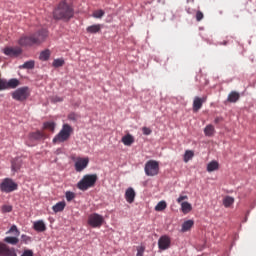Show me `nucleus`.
I'll return each instance as SVG.
<instances>
[{
    "label": "nucleus",
    "instance_id": "f257e3e1",
    "mask_svg": "<svg viewBox=\"0 0 256 256\" xmlns=\"http://www.w3.org/2000/svg\"><path fill=\"white\" fill-rule=\"evenodd\" d=\"M49 37L47 29H41L30 36H21L18 40L20 47H33V45H41Z\"/></svg>",
    "mask_w": 256,
    "mask_h": 256
},
{
    "label": "nucleus",
    "instance_id": "f03ea898",
    "mask_svg": "<svg viewBox=\"0 0 256 256\" xmlns=\"http://www.w3.org/2000/svg\"><path fill=\"white\" fill-rule=\"evenodd\" d=\"M75 10L67 0L61 1L53 11V17L57 21H69L73 19Z\"/></svg>",
    "mask_w": 256,
    "mask_h": 256
},
{
    "label": "nucleus",
    "instance_id": "7ed1b4c3",
    "mask_svg": "<svg viewBox=\"0 0 256 256\" xmlns=\"http://www.w3.org/2000/svg\"><path fill=\"white\" fill-rule=\"evenodd\" d=\"M97 174H86L83 178L78 182L77 187L80 191H87V189H91V187H95V183H97Z\"/></svg>",
    "mask_w": 256,
    "mask_h": 256
},
{
    "label": "nucleus",
    "instance_id": "20e7f679",
    "mask_svg": "<svg viewBox=\"0 0 256 256\" xmlns=\"http://www.w3.org/2000/svg\"><path fill=\"white\" fill-rule=\"evenodd\" d=\"M71 133H73V127L69 124H64L60 132L53 138V143H65V141H69L71 137Z\"/></svg>",
    "mask_w": 256,
    "mask_h": 256
},
{
    "label": "nucleus",
    "instance_id": "39448f33",
    "mask_svg": "<svg viewBox=\"0 0 256 256\" xmlns=\"http://www.w3.org/2000/svg\"><path fill=\"white\" fill-rule=\"evenodd\" d=\"M144 171L147 177H155V175H159V162L156 160H149L145 164Z\"/></svg>",
    "mask_w": 256,
    "mask_h": 256
},
{
    "label": "nucleus",
    "instance_id": "423d86ee",
    "mask_svg": "<svg viewBox=\"0 0 256 256\" xmlns=\"http://www.w3.org/2000/svg\"><path fill=\"white\" fill-rule=\"evenodd\" d=\"M17 187V183L10 178H5L0 184V190L3 193H13V191H17Z\"/></svg>",
    "mask_w": 256,
    "mask_h": 256
},
{
    "label": "nucleus",
    "instance_id": "0eeeda50",
    "mask_svg": "<svg viewBox=\"0 0 256 256\" xmlns=\"http://www.w3.org/2000/svg\"><path fill=\"white\" fill-rule=\"evenodd\" d=\"M104 222L105 219L103 218V216L97 213H93L88 217V225H90V227H93L94 229L101 227Z\"/></svg>",
    "mask_w": 256,
    "mask_h": 256
},
{
    "label": "nucleus",
    "instance_id": "6e6552de",
    "mask_svg": "<svg viewBox=\"0 0 256 256\" xmlns=\"http://www.w3.org/2000/svg\"><path fill=\"white\" fill-rule=\"evenodd\" d=\"M12 97L15 101H25L29 97V88L22 87L18 88L15 92L12 93Z\"/></svg>",
    "mask_w": 256,
    "mask_h": 256
},
{
    "label": "nucleus",
    "instance_id": "1a4fd4ad",
    "mask_svg": "<svg viewBox=\"0 0 256 256\" xmlns=\"http://www.w3.org/2000/svg\"><path fill=\"white\" fill-rule=\"evenodd\" d=\"M89 165V158H81L78 157L76 158L74 167H75V171H77V173H81V171H84V169H87V166Z\"/></svg>",
    "mask_w": 256,
    "mask_h": 256
},
{
    "label": "nucleus",
    "instance_id": "9d476101",
    "mask_svg": "<svg viewBox=\"0 0 256 256\" xmlns=\"http://www.w3.org/2000/svg\"><path fill=\"white\" fill-rule=\"evenodd\" d=\"M171 247V237L163 235L158 240V249L160 251H167Z\"/></svg>",
    "mask_w": 256,
    "mask_h": 256
},
{
    "label": "nucleus",
    "instance_id": "9b49d317",
    "mask_svg": "<svg viewBox=\"0 0 256 256\" xmlns=\"http://www.w3.org/2000/svg\"><path fill=\"white\" fill-rule=\"evenodd\" d=\"M207 101V96L200 98L196 96L193 100L192 111L193 113H199L200 109L203 107V103Z\"/></svg>",
    "mask_w": 256,
    "mask_h": 256
},
{
    "label": "nucleus",
    "instance_id": "f8f14e48",
    "mask_svg": "<svg viewBox=\"0 0 256 256\" xmlns=\"http://www.w3.org/2000/svg\"><path fill=\"white\" fill-rule=\"evenodd\" d=\"M3 53L8 57H19L23 53V50L20 47H6L3 49Z\"/></svg>",
    "mask_w": 256,
    "mask_h": 256
},
{
    "label": "nucleus",
    "instance_id": "ddd939ff",
    "mask_svg": "<svg viewBox=\"0 0 256 256\" xmlns=\"http://www.w3.org/2000/svg\"><path fill=\"white\" fill-rule=\"evenodd\" d=\"M0 256H17L15 248H10L7 244L0 243Z\"/></svg>",
    "mask_w": 256,
    "mask_h": 256
},
{
    "label": "nucleus",
    "instance_id": "4468645a",
    "mask_svg": "<svg viewBox=\"0 0 256 256\" xmlns=\"http://www.w3.org/2000/svg\"><path fill=\"white\" fill-rule=\"evenodd\" d=\"M29 141H41L45 139V134L41 131L32 132L28 136Z\"/></svg>",
    "mask_w": 256,
    "mask_h": 256
},
{
    "label": "nucleus",
    "instance_id": "2eb2a0df",
    "mask_svg": "<svg viewBox=\"0 0 256 256\" xmlns=\"http://www.w3.org/2000/svg\"><path fill=\"white\" fill-rule=\"evenodd\" d=\"M33 227L34 230L38 233H43L44 231H47V226L45 225V222H43V220H38L34 222Z\"/></svg>",
    "mask_w": 256,
    "mask_h": 256
},
{
    "label": "nucleus",
    "instance_id": "dca6fc26",
    "mask_svg": "<svg viewBox=\"0 0 256 256\" xmlns=\"http://www.w3.org/2000/svg\"><path fill=\"white\" fill-rule=\"evenodd\" d=\"M135 190L133 188H128L125 192V199L127 203H133L135 201Z\"/></svg>",
    "mask_w": 256,
    "mask_h": 256
},
{
    "label": "nucleus",
    "instance_id": "f3484780",
    "mask_svg": "<svg viewBox=\"0 0 256 256\" xmlns=\"http://www.w3.org/2000/svg\"><path fill=\"white\" fill-rule=\"evenodd\" d=\"M241 95L237 91H232L228 95L227 102L228 103H237L238 99H240Z\"/></svg>",
    "mask_w": 256,
    "mask_h": 256
},
{
    "label": "nucleus",
    "instance_id": "a211bd4d",
    "mask_svg": "<svg viewBox=\"0 0 256 256\" xmlns=\"http://www.w3.org/2000/svg\"><path fill=\"white\" fill-rule=\"evenodd\" d=\"M122 143L126 145V147H131L133 143H135V138L131 134H127L124 137H122Z\"/></svg>",
    "mask_w": 256,
    "mask_h": 256
},
{
    "label": "nucleus",
    "instance_id": "6ab92c4d",
    "mask_svg": "<svg viewBox=\"0 0 256 256\" xmlns=\"http://www.w3.org/2000/svg\"><path fill=\"white\" fill-rule=\"evenodd\" d=\"M66 205L65 201L58 202L52 207V211H54V213H61V211L65 209Z\"/></svg>",
    "mask_w": 256,
    "mask_h": 256
},
{
    "label": "nucleus",
    "instance_id": "aec40b11",
    "mask_svg": "<svg viewBox=\"0 0 256 256\" xmlns=\"http://www.w3.org/2000/svg\"><path fill=\"white\" fill-rule=\"evenodd\" d=\"M195 225V222L193 220H187L182 224V233H187V231H190L191 228Z\"/></svg>",
    "mask_w": 256,
    "mask_h": 256
},
{
    "label": "nucleus",
    "instance_id": "412c9836",
    "mask_svg": "<svg viewBox=\"0 0 256 256\" xmlns=\"http://www.w3.org/2000/svg\"><path fill=\"white\" fill-rule=\"evenodd\" d=\"M181 209L182 213H184V215H187V213H191V211H193V206H191V203L189 202H182Z\"/></svg>",
    "mask_w": 256,
    "mask_h": 256
},
{
    "label": "nucleus",
    "instance_id": "4be33fe9",
    "mask_svg": "<svg viewBox=\"0 0 256 256\" xmlns=\"http://www.w3.org/2000/svg\"><path fill=\"white\" fill-rule=\"evenodd\" d=\"M204 135H206V137H213L215 135V127L211 124L207 125L204 128Z\"/></svg>",
    "mask_w": 256,
    "mask_h": 256
},
{
    "label": "nucleus",
    "instance_id": "5701e85b",
    "mask_svg": "<svg viewBox=\"0 0 256 256\" xmlns=\"http://www.w3.org/2000/svg\"><path fill=\"white\" fill-rule=\"evenodd\" d=\"M219 169V162L217 161H211L207 165V171L208 173H213V171H217Z\"/></svg>",
    "mask_w": 256,
    "mask_h": 256
},
{
    "label": "nucleus",
    "instance_id": "b1692460",
    "mask_svg": "<svg viewBox=\"0 0 256 256\" xmlns=\"http://www.w3.org/2000/svg\"><path fill=\"white\" fill-rule=\"evenodd\" d=\"M87 33H99L101 31V24H94L86 28Z\"/></svg>",
    "mask_w": 256,
    "mask_h": 256
},
{
    "label": "nucleus",
    "instance_id": "393cba45",
    "mask_svg": "<svg viewBox=\"0 0 256 256\" xmlns=\"http://www.w3.org/2000/svg\"><path fill=\"white\" fill-rule=\"evenodd\" d=\"M49 57H51V51L46 49L40 53L39 59L40 61H49Z\"/></svg>",
    "mask_w": 256,
    "mask_h": 256
},
{
    "label": "nucleus",
    "instance_id": "a878e982",
    "mask_svg": "<svg viewBox=\"0 0 256 256\" xmlns=\"http://www.w3.org/2000/svg\"><path fill=\"white\" fill-rule=\"evenodd\" d=\"M192 157H195V152H193V150H186L184 154V163H189Z\"/></svg>",
    "mask_w": 256,
    "mask_h": 256
},
{
    "label": "nucleus",
    "instance_id": "bb28decb",
    "mask_svg": "<svg viewBox=\"0 0 256 256\" xmlns=\"http://www.w3.org/2000/svg\"><path fill=\"white\" fill-rule=\"evenodd\" d=\"M233 203H235V198L231 197V196H227L223 199V205L224 207L228 208L231 205H233Z\"/></svg>",
    "mask_w": 256,
    "mask_h": 256
},
{
    "label": "nucleus",
    "instance_id": "cd10ccee",
    "mask_svg": "<svg viewBox=\"0 0 256 256\" xmlns=\"http://www.w3.org/2000/svg\"><path fill=\"white\" fill-rule=\"evenodd\" d=\"M4 241L10 245H17V243H19V238L8 236L4 239Z\"/></svg>",
    "mask_w": 256,
    "mask_h": 256
},
{
    "label": "nucleus",
    "instance_id": "c85d7f7f",
    "mask_svg": "<svg viewBox=\"0 0 256 256\" xmlns=\"http://www.w3.org/2000/svg\"><path fill=\"white\" fill-rule=\"evenodd\" d=\"M165 209H167V202H165V201H160L155 206V211H165Z\"/></svg>",
    "mask_w": 256,
    "mask_h": 256
},
{
    "label": "nucleus",
    "instance_id": "c756f323",
    "mask_svg": "<svg viewBox=\"0 0 256 256\" xmlns=\"http://www.w3.org/2000/svg\"><path fill=\"white\" fill-rule=\"evenodd\" d=\"M52 65L56 68L63 67L65 65V60H63V58L55 59Z\"/></svg>",
    "mask_w": 256,
    "mask_h": 256
},
{
    "label": "nucleus",
    "instance_id": "7c9ffc66",
    "mask_svg": "<svg viewBox=\"0 0 256 256\" xmlns=\"http://www.w3.org/2000/svg\"><path fill=\"white\" fill-rule=\"evenodd\" d=\"M22 68H23V69H34V68H35V61L30 60V61L25 62V63L22 65Z\"/></svg>",
    "mask_w": 256,
    "mask_h": 256
},
{
    "label": "nucleus",
    "instance_id": "2f4dec72",
    "mask_svg": "<svg viewBox=\"0 0 256 256\" xmlns=\"http://www.w3.org/2000/svg\"><path fill=\"white\" fill-rule=\"evenodd\" d=\"M103 15H105V11L96 10V11L93 12L92 17H94L95 19H101V17H103Z\"/></svg>",
    "mask_w": 256,
    "mask_h": 256
},
{
    "label": "nucleus",
    "instance_id": "473e14b6",
    "mask_svg": "<svg viewBox=\"0 0 256 256\" xmlns=\"http://www.w3.org/2000/svg\"><path fill=\"white\" fill-rule=\"evenodd\" d=\"M44 129H48L49 131H55V122H45Z\"/></svg>",
    "mask_w": 256,
    "mask_h": 256
},
{
    "label": "nucleus",
    "instance_id": "72a5a7b5",
    "mask_svg": "<svg viewBox=\"0 0 256 256\" xmlns=\"http://www.w3.org/2000/svg\"><path fill=\"white\" fill-rule=\"evenodd\" d=\"M11 211H13V206L11 205L2 206V213H11Z\"/></svg>",
    "mask_w": 256,
    "mask_h": 256
},
{
    "label": "nucleus",
    "instance_id": "f704fd0d",
    "mask_svg": "<svg viewBox=\"0 0 256 256\" xmlns=\"http://www.w3.org/2000/svg\"><path fill=\"white\" fill-rule=\"evenodd\" d=\"M8 233H14V235H16L17 237H19V229H17V226L13 225L11 226V228L9 229Z\"/></svg>",
    "mask_w": 256,
    "mask_h": 256
},
{
    "label": "nucleus",
    "instance_id": "c9c22d12",
    "mask_svg": "<svg viewBox=\"0 0 256 256\" xmlns=\"http://www.w3.org/2000/svg\"><path fill=\"white\" fill-rule=\"evenodd\" d=\"M75 198V193L71 192V191H67L66 192V200L68 202H71L72 199Z\"/></svg>",
    "mask_w": 256,
    "mask_h": 256
},
{
    "label": "nucleus",
    "instance_id": "e433bc0d",
    "mask_svg": "<svg viewBox=\"0 0 256 256\" xmlns=\"http://www.w3.org/2000/svg\"><path fill=\"white\" fill-rule=\"evenodd\" d=\"M143 253H145V246H138L136 256H143Z\"/></svg>",
    "mask_w": 256,
    "mask_h": 256
},
{
    "label": "nucleus",
    "instance_id": "4c0bfd02",
    "mask_svg": "<svg viewBox=\"0 0 256 256\" xmlns=\"http://www.w3.org/2000/svg\"><path fill=\"white\" fill-rule=\"evenodd\" d=\"M205 16L203 15V12H201L200 10H198L197 12H196V21H203V18H204Z\"/></svg>",
    "mask_w": 256,
    "mask_h": 256
},
{
    "label": "nucleus",
    "instance_id": "58836bf2",
    "mask_svg": "<svg viewBox=\"0 0 256 256\" xmlns=\"http://www.w3.org/2000/svg\"><path fill=\"white\" fill-rule=\"evenodd\" d=\"M21 239H22V243H25V244L31 243V237H29V236H27V235H25V234H23V235L21 236Z\"/></svg>",
    "mask_w": 256,
    "mask_h": 256
},
{
    "label": "nucleus",
    "instance_id": "ea45409f",
    "mask_svg": "<svg viewBox=\"0 0 256 256\" xmlns=\"http://www.w3.org/2000/svg\"><path fill=\"white\" fill-rule=\"evenodd\" d=\"M142 133H143V135H151V133H153V131L151 130V128L143 127Z\"/></svg>",
    "mask_w": 256,
    "mask_h": 256
},
{
    "label": "nucleus",
    "instance_id": "a19ab883",
    "mask_svg": "<svg viewBox=\"0 0 256 256\" xmlns=\"http://www.w3.org/2000/svg\"><path fill=\"white\" fill-rule=\"evenodd\" d=\"M21 169V165L17 164V162H12V171H19Z\"/></svg>",
    "mask_w": 256,
    "mask_h": 256
},
{
    "label": "nucleus",
    "instance_id": "79ce46f5",
    "mask_svg": "<svg viewBox=\"0 0 256 256\" xmlns=\"http://www.w3.org/2000/svg\"><path fill=\"white\" fill-rule=\"evenodd\" d=\"M189 199V197L187 195H182V196H179V198L177 199V203H183V201Z\"/></svg>",
    "mask_w": 256,
    "mask_h": 256
},
{
    "label": "nucleus",
    "instance_id": "37998d69",
    "mask_svg": "<svg viewBox=\"0 0 256 256\" xmlns=\"http://www.w3.org/2000/svg\"><path fill=\"white\" fill-rule=\"evenodd\" d=\"M68 119H70V121H75V114H69Z\"/></svg>",
    "mask_w": 256,
    "mask_h": 256
},
{
    "label": "nucleus",
    "instance_id": "c03bdc74",
    "mask_svg": "<svg viewBox=\"0 0 256 256\" xmlns=\"http://www.w3.org/2000/svg\"><path fill=\"white\" fill-rule=\"evenodd\" d=\"M221 121H223V119L217 117V118H215L214 123H216V124H217V123H221Z\"/></svg>",
    "mask_w": 256,
    "mask_h": 256
},
{
    "label": "nucleus",
    "instance_id": "a18cd8bd",
    "mask_svg": "<svg viewBox=\"0 0 256 256\" xmlns=\"http://www.w3.org/2000/svg\"><path fill=\"white\" fill-rule=\"evenodd\" d=\"M54 101H56V102H61V101H63V98L55 97V98H54Z\"/></svg>",
    "mask_w": 256,
    "mask_h": 256
}]
</instances>
